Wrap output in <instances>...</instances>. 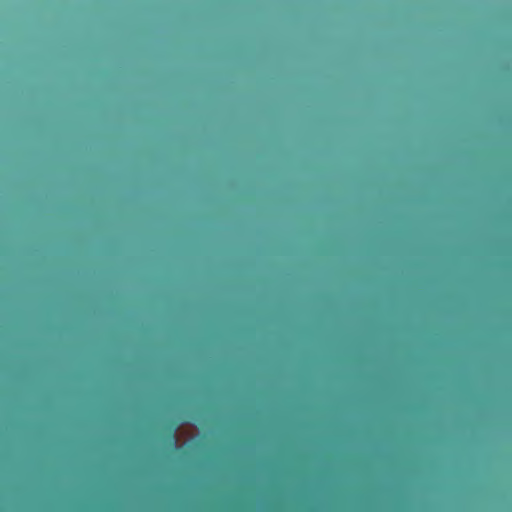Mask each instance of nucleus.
<instances>
[{
  "label": "nucleus",
  "instance_id": "1",
  "mask_svg": "<svg viewBox=\"0 0 512 512\" xmlns=\"http://www.w3.org/2000/svg\"><path fill=\"white\" fill-rule=\"evenodd\" d=\"M171 439L175 443V436H174V434L171 435Z\"/></svg>",
  "mask_w": 512,
  "mask_h": 512
}]
</instances>
